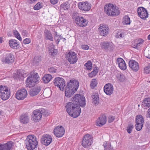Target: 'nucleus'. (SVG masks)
Returning <instances> with one entry per match:
<instances>
[{"label": "nucleus", "instance_id": "63", "mask_svg": "<svg viewBox=\"0 0 150 150\" xmlns=\"http://www.w3.org/2000/svg\"><path fill=\"white\" fill-rule=\"evenodd\" d=\"M54 36H58L57 35V32L56 31L54 32Z\"/></svg>", "mask_w": 150, "mask_h": 150}, {"label": "nucleus", "instance_id": "50", "mask_svg": "<svg viewBox=\"0 0 150 150\" xmlns=\"http://www.w3.org/2000/svg\"><path fill=\"white\" fill-rule=\"evenodd\" d=\"M49 71L52 73H56L57 71V69L53 67H51L48 69Z\"/></svg>", "mask_w": 150, "mask_h": 150}, {"label": "nucleus", "instance_id": "14", "mask_svg": "<svg viewBox=\"0 0 150 150\" xmlns=\"http://www.w3.org/2000/svg\"><path fill=\"white\" fill-rule=\"evenodd\" d=\"M99 34L105 37L109 32V28L105 25H100V27L98 28Z\"/></svg>", "mask_w": 150, "mask_h": 150}, {"label": "nucleus", "instance_id": "25", "mask_svg": "<svg viewBox=\"0 0 150 150\" xmlns=\"http://www.w3.org/2000/svg\"><path fill=\"white\" fill-rule=\"evenodd\" d=\"M29 121V118L26 114H22L20 118V121L21 123L25 124L28 123Z\"/></svg>", "mask_w": 150, "mask_h": 150}, {"label": "nucleus", "instance_id": "27", "mask_svg": "<svg viewBox=\"0 0 150 150\" xmlns=\"http://www.w3.org/2000/svg\"><path fill=\"white\" fill-rule=\"evenodd\" d=\"M75 105V104L71 102H69L66 104L65 108H66L67 112H72Z\"/></svg>", "mask_w": 150, "mask_h": 150}, {"label": "nucleus", "instance_id": "49", "mask_svg": "<svg viewBox=\"0 0 150 150\" xmlns=\"http://www.w3.org/2000/svg\"><path fill=\"white\" fill-rule=\"evenodd\" d=\"M124 34L122 33L121 32H119L116 35V38H121L124 37Z\"/></svg>", "mask_w": 150, "mask_h": 150}, {"label": "nucleus", "instance_id": "48", "mask_svg": "<svg viewBox=\"0 0 150 150\" xmlns=\"http://www.w3.org/2000/svg\"><path fill=\"white\" fill-rule=\"evenodd\" d=\"M80 113H68L70 116L74 118H76L78 117Z\"/></svg>", "mask_w": 150, "mask_h": 150}, {"label": "nucleus", "instance_id": "62", "mask_svg": "<svg viewBox=\"0 0 150 150\" xmlns=\"http://www.w3.org/2000/svg\"><path fill=\"white\" fill-rule=\"evenodd\" d=\"M146 116L150 118V113H147Z\"/></svg>", "mask_w": 150, "mask_h": 150}, {"label": "nucleus", "instance_id": "51", "mask_svg": "<svg viewBox=\"0 0 150 150\" xmlns=\"http://www.w3.org/2000/svg\"><path fill=\"white\" fill-rule=\"evenodd\" d=\"M41 8V4L40 3H38L34 6V9L35 10H38Z\"/></svg>", "mask_w": 150, "mask_h": 150}, {"label": "nucleus", "instance_id": "38", "mask_svg": "<svg viewBox=\"0 0 150 150\" xmlns=\"http://www.w3.org/2000/svg\"><path fill=\"white\" fill-rule=\"evenodd\" d=\"M13 33L14 34V36L18 40L20 41L22 40V38L20 35L17 30H13Z\"/></svg>", "mask_w": 150, "mask_h": 150}, {"label": "nucleus", "instance_id": "37", "mask_svg": "<svg viewBox=\"0 0 150 150\" xmlns=\"http://www.w3.org/2000/svg\"><path fill=\"white\" fill-rule=\"evenodd\" d=\"M14 77L15 79L17 80L22 79L23 77L22 74L20 72H17L15 75Z\"/></svg>", "mask_w": 150, "mask_h": 150}, {"label": "nucleus", "instance_id": "44", "mask_svg": "<svg viewBox=\"0 0 150 150\" xmlns=\"http://www.w3.org/2000/svg\"><path fill=\"white\" fill-rule=\"evenodd\" d=\"M46 112L44 108H40L39 109L34 110L33 112Z\"/></svg>", "mask_w": 150, "mask_h": 150}, {"label": "nucleus", "instance_id": "34", "mask_svg": "<svg viewBox=\"0 0 150 150\" xmlns=\"http://www.w3.org/2000/svg\"><path fill=\"white\" fill-rule=\"evenodd\" d=\"M117 77L118 80L120 81L123 82L125 80V76L123 74H118Z\"/></svg>", "mask_w": 150, "mask_h": 150}, {"label": "nucleus", "instance_id": "59", "mask_svg": "<svg viewBox=\"0 0 150 150\" xmlns=\"http://www.w3.org/2000/svg\"><path fill=\"white\" fill-rule=\"evenodd\" d=\"M143 42V40H141L138 43H137V44H138V46H139L140 45L142 44Z\"/></svg>", "mask_w": 150, "mask_h": 150}, {"label": "nucleus", "instance_id": "40", "mask_svg": "<svg viewBox=\"0 0 150 150\" xmlns=\"http://www.w3.org/2000/svg\"><path fill=\"white\" fill-rule=\"evenodd\" d=\"M80 17L79 13H77L76 11H74L73 12L72 16V18L74 21L76 19H78V18Z\"/></svg>", "mask_w": 150, "mask_h": 150}, {"label": "nucleus", "instance_id": "16", "mask_svg": "<svg viewBox=\"0 0 150 150\" xmlns=\"http://www.w3.org/2000/svg\"><path fill=\"white\" fill-rule=\"evenodd\" d=\"M107 122V118L105 115L100 116L96 121V125L101 127L105 125Z\"/></svg>", "mask_w": 150, "mask_h": 150}, {"label": "nucleus", "instance_id": "20", "mask_svg": "<svg viewBox=\"0 0 150 150\" xmlns=\"http://www.w3.org/2000/svg\"><path fill=\"white\" fill-rule=\"evenodd\" d=\"M52 141V139L51 136L48 134L44 135L42 138V144L46 146L49 145Z\"/></svg>", "mask_w": 150, "mask_h": 150}, {"label": "nucleus", "instance_id": "23", "mask_svg": "<svg viewBox=\"0 0 150 150\" xmlns=\"http://www.w3.org/2000/svg\"><path fill=\"white\" fill-rule=\"evenodd\" d=\"M42 113H32L31 115V119L35 122L40 120L42 117Z\"/></svg>", "mask_w": 150, "mask_h": 150}, {"label": "nucleus", "instance_id": "52", "mask_svg": "<svg viewBox=\"0 0 150 150\" xmlns=\"http://www.w3.org/2000/svg\"><path fill=\"white\" fill-rule=\"evenodd\" d=\"M30 39L28 38H26L23 41V43L25 44H28L30 43Z\"/></svg>", "mask_w": 150, "mask_h": 150}, {"label": "nucleus", "instance_id": "12", "mask_svg": "<svg viewBox=\"0 0 150 150\" xmlns=\"http://www.w3.org/2000/svg\"><path fill=\"white\" fill-rule=\"evenodd\" d=\"M54 135L58 137H62L64 134L65 130L62 126H57L54 130Z\"/></svg>", "mask_w": 150, "mask_h": 150}, {"label": "nucleus", "instance_id": "41", "mask_svg": "<svg viewBox=\"0 0 150 150\" xmlns=\"http://www.w3.org/2000/svg\"><path fill=\"white\" fill-rule=\"evenodd\" d=\"M143 103L146 106L150 107V98H146L144 99Z\"/></svg>", "mask_w": 150, "mask_h": 150}, {"label": "nucleus", "instance_id": "24", "mask_svg": "<svg viewBox=\"0 0 150 150\" xmlns=\"http://www.w3.org/2000/svg\"><path fill=\"white\" fill-rule=\"evenodd\" d=\"M40 88L38 86H36L30 89L29 93L31 96H34L37 95L40 92Z\"/></svg>", "mask_w": 150, "mask_h": 150}, {"label": "nucleus", "instance_id": "29", "mask_svg": "<svg viewBox=\"0 0 150 150\" xmlns=\"http://www.w3.org/2000/svg\"><path fill=\"white\" fill-rule=\"evenodd\" d=\"M92 98L93 103L95 105H98L99 101L98 94L96 93H93L92 96Z\"/></svg>", "mask_w": 150, "mask_h": 150}, {"label": "nucleus", "instance_id": "58", "mask_svg": "<svg viewBox=\"0 0 150 150\" xmlns=\"http://www.w3.org/2000/svg\"><path fill=\"white\" fill-rule=\"evenodd\" d=\"M145 56L147 58H149L150 59V55L148 54L147 52H145L144 53Z\"/></svg>", "mask_w": 150, "mask_h": 150}, {"label": "nucleus", "instance_id": "57", "mask_svg": "<svg viewBox=\"0 0 150 150\" xmlns=\"http://www.w3.org/2000/svg\"><path fill=\"white\" fill-rule=\"evenodd\" d=\"M138 46H139L138 44H137V43L132 44V47L134 48L137 49Z\"/></svg>", "mask_w": 150, "mask_h": 150}, {"label": "nucleus", "instance_id": "43", "mask_svg": "<svg viewBox=\"0 0 150 150\" xmlns=\"http://www.w3.org/2000/svg\"><path fill=\"white\" fill-rule=\"evenodd\" d=\"M144 70V72L146 74H149L150 73V64L145 68Z\"/></svg>", "mask_w": 150, "mask_h": 150}, {"label": "nucleus", "instance_id": "33", "mask_svg": "<svg viewBox=\"0 0 150 150\" xmlns=\"http://www.w3.org/2000/svg\"><path fill=\"white\" fill-rule=\"evenodd\" d=\"M123 23L125 25H128L130 24V19L128 16H125L124 17Z\"/></svg>", "mask_w": 150, "mask_h": 150}, {"label": "nucleus", "instance_id": "61", "mask_svg": "<svg viewBox=\"0 0 150 150\" xmlns=\"http://www.w3.org/2000/svg\"><path fill=\"white\" fill-rule=\"evenodd\" d=\"M49 115V114H48V113H44L43 115L44 116L46 117V116H48Z\"/></svg>", "mask_w": 150, "mask_h": 150}, {"label": "nucleus", "instance_id": "10", "mask_svg": "<svg viewBox=\"0 0 150 150\" xmlns=\"http://www.w3.org/2000/svg\"><path fill=\"white\" fill-rule=\"evenodd\" d=\"M27 95L26 89L24 88L21 89L17 91L15 97L18 100H23L27 97Z\"/></svg>", "mask_w": 150, "mask_h": 150}, {"label": "nucleus", "instance_id": "4", "mask_svg": "<svg viewBox=\"0 0 150 150\" xmlns=\"http://www.w3.org/2000/svg\"><path fill=\"white\" fill-rule=\"evenodd\" d=\"M25 144L28 150H33L37 148L38 141L36 137L31 135H28L25 140Z\"/></svg>", "mask_w": 150, "mask_h": 150}, {"label": "nucleus", "instance_id": "9", "mask_svg": "<svg viewBox=\"0 0 150 150\" xmlns=\"http://www.w3.org/2000/svg\"><path fill=\"white\" fill-rule=\"evenodd\" d=\"M144 122L143 116L141 115H137L136 117V129L138 131H140L142 128Z\"/></svg>", "mask_w": 150, "mask_h": 150}, {"label": "nucleus", "instance_id": "47", "mask_svg": "<svg viewBox=\"0 0 150 150\" xmlns=\"http://www.w3.org/2000/svg\"><path fill=\"white\" fill-rule=\"evenodd\" d=\"M22 35L25 37H28L29 34L28 31L25 30H23L22 31Z\"/></svg>", "mask_w": 150, "mask_h": 150}, {"label": "nucleus", "instance_id": "28", "mask_svg": "<svg viewBox=\"0 0 150 150\" xmlns=\"http://www.w3.org/2000/svg\"><path fill=\"white\" fill-rule=\"evenodd\" d=\"M9 44L10 47L13 49H17L19 44L17 40L15 39H11L9 41Z\"/></svg>", "mask_w": 150, "mask_h": 150}, {"label": "nucleus", "instance_id": "13", "mask_svg": "<svg viewBox=\"0 0 150 150\" xmlns=\"http://www.w3.org/2000/svg\"><path fill=\"white\" fill-rule=\"evenodd\" d=\"M79 8L83 11H89L91 8V5L87 1L79 3L78 4Z\"/></svg>", "mask_w": 150, "mask_h": 150}, {"label": "nucleus", "instance_id": "35", "mask_svg": "<svg viewBox=\"0 0 150 150\" xmlns=\"http://www.w3.org/2000/svg\"><path fill=\"white\" fill-rule=\"evenodd\" d=\"M84 66L86 67L85 69H86L88 70H90L91 69L92 67V63L91 61H88L85 64Z\"/></svg>", "mask_w": 150, "mask_h": 150}, {"label": "nucleus", "instance_id": "6", "mask_svg": "<svg viewBox=\"0 0 150 150\" xmlns=\"http://www.w3.org/2000/svg\"><path fill=\"white\" fill-rule=\"evenodd\" d=\"M11 96L10 90L7 86H0V98L3 100L8 99Z\"/></svg>", "mask_w": 150, "mask_h": 150}, {"label": "nucleus", "instance_id": "3", "mask_svg": "<svg viewBox=\"0 0 150 150\" xmlns=\"http://www.w3.org/2000/svg\"><path fill=\"white\" fill-rule=\"evenodd\" d=\"M39 77L38 73L33 71L31 73L30 75L28 77L26 81V86L29 88L34 86L36 84L39 82Z\"/></svg>", "mask_w": 150, "mask_h": 150}, {"label": "nucleus", "instance_id": "32", "mask_svg": "<svg viewBox=\"0 0 150 150\" xmlns=\"http://www.w3.org/2000/svg\"><path fill=\"white\" fill-rule=\"evenodd\" d=\"M70 7V4L68 2L62 4L60 6V10H68Z\"/></svg>", "mask_w": 150, "mask_h": 150}, {"label": "nucleus", "instance_id": "11", "mask_svg": "<svg viewBox=\"0 0 150 150\" xmlns=\"http://www.w3.org/2000/svg\"><path fill=\"white\" fill-rule=\"evenodd\" d=\"M14 57L13 54L11 53H8L6 54L5 57L2 59L3 62L8 64H12L14 61Z\"/></svg>", "mask_w": 150, "mask_h": 150}, {"label": "nucleus", "instance_id": "7", "mask_svg": "<svg viewBox=\"0 0 150 150\" xmlns=\"http://www.w3.org/2000/svg\"><path fill=\"white\" fill-rule=\"evenodd\" d=\"M93 137L89 134H86L83 137L82 141V145L85 148H88L93 143Z\"/></svg>", "mask_w": 150, "mask_h": 150}, {"label": "nucleus", "instance_id": "55", "mask_svg": "<svg viewBox=\"0 0 150 150\" xmlns=\"http://www.w3.org/2000/svg\"><path fill=\"white\" fill-rule=\"evenodd\" d=\"M82 48L86 50H87L89 49V47L87 45H83L82 46Z\"/></svg>", "mask_w": 150, "mask_h": 150}, {"label": "nucleus", "instance_id": "18", "mask_svg": "<svg viewBox=\"0 0 150 150\" xmlns=\"http://www.w3.org/2000/svg\"><path fill=\"white\" fill-rule=\"evenodd\" d=\"M77 25L79 27H85L88 23L87 21L83 17L80 16L74 21Z\"/></svg>", "mask_w": 150, "mask_h": 150}, {"label": "nucleus", "instance_id": "21", "mask_svg": "<svg viewBox=\"0 0 150 150\" xmlns=\"http://www.w3.org/2000/svg\"><path fill=\"white\" fill-rule=\"evenodd\" d=\"M117 63L118 64L119 68L122 70H125L127 66L124 60L121 58H118L117 59Z\"/></svg>", "mask_w": 150, "mask_h": 150}, {"label": "nucleus", "instance_id": "64", "mask_svg": "<svg viewBox=\"0 0 150 150\" xmlns=\"http://www.w3.org/2000/svg\"><path fill=\"white\" fill-rule=\"evenodd\" d=\"M148 39L149 40H150V35H149L148 36Z\"/></svg>", "mask_w": 150, "mask_h": 150}, {"label": "nucleus", "instance_id": "8", "mask_svg": "<svg viewBox=\"0 0 150 150\" xmlns=\"http://www.w3.org/2000/svg\"><path fill=\"white\" fill-rule=\"evenodd\" d=\"M68 61L71 64H74L78 60V56L75 52L70 51L67 54Z\"/></svg>", "mask_w": 150, "mask_h": 150}, {"label": "nucleus", "instance_id": "53", "mask_svg": "<svg viewBox=\"0 0 150 150\" xmlns=\"http://www.w3.org/2000/svg\"><path fill=\"white\" fill-rule=\"evenodd\" d=\"M49 49L50 50V51L52 53H53L54 54H56V51H57V50H55L54 49V46L53 45L52 46V49Z\"/></svg>", "mask_w": 150, "mask_h": 150}, {"label": "nucleus", "instance_id": "46", "mask_svg": "<svg viewBox=\"0 0 150 150\" xmlns=\"http://www.w3.org/2000/svg\"><path fill=\"white\" fill-rule=\"evenodd\" d=\"M115 119L114 116L110 115L108 117V122L109 123H110L113 122Z\"/></svg>", "mask_w": 150, "mask_h": 150}, {"label": "nucleus", "instance_id": "56", "mask_svg": "<svg viewBox=\"0 0 150 150\" xmlns=\"http://www.w3.org/2000/svg\"><path fill=\"white\" fill-rule=\"evenodd\" d=\"M51 3L53 4H56L58 2V0H50Z\"/></svg>", "mask_w": 150, "mask_h": 150}, {"label": "nucleus", "instance_id": "19", "mask_svg": "<svg viewBox=\"0 0 150 150\" xmlns=\"http://www.w3.org/2000/svg\"><path fill=\"white\" fill-rule=\"evenodd\" d=\"M114 88L112 85L111 83L106 84L104 88V91L108 95H110L112 93Z\"/></svg>", "mask_w": 150, "mask_h": 150}, {"label": "nucleus", "instance_id": "60", "mask_svg": "<svg viewBox=\"0 0 150 150\" xmlns=\"http://www.w3.org/2000/svg\"><path fill=\"white\" fill-rule=\"evenodd\" d=\"M37 0H29V2L30 3H33L35 1H36Z\"/></svg>", "mask_w": 150, "mask_h": 150}, {"label": "nucleus", "instance_id": "36", "mask_svg": "<svg viewBox=\"0 0 150 150\" xmlns=\"http://www.w3.org/2000/svg\"><path fill=\"white\" fill-rule=\"evenodd\" d=\"M98 72V71L96 68V69H93L92 72L88 74V76L90 78H92L96 76Z\"/></svg>", "mask_w": 150, "mask_h": 150}, {"label": "nucleus", "instance_id": "2", "mask_svg": "<svg viewBox=\"0 0 150 150\" xmlns=\"http://www.w3.org/2000/svg\"><path fill=\"white\" fill-rule=\"evenodd\" d=\"M71 100L75 104L72 112H81V110L80 106L82 107L86 105L85 97L80 94H77L71 98Z\"/></svg>", "mask_w": 150, "mask_h": 150}, {"label": "nucleus", "instance_id": "1", "mask_svg": "<svg viewBox=\"0 0 150 150\" xmlns=\"http://www.w3.org/2000/svg\"><path fill=\"white\" fill-rule=\"evenodd\" d=\"M54 85L59 88L61 91L64 90L65 94L68 98H70L77 91L79 86V82L76 80H71L65 87V82L64 79L60 77L56 78L54 80Z\"/></svg>", "mask_w": 150, "mask_h": 150}, {"label": "nucleus", "instance_id": "30", "mask_svg": "<svg viewBox=\"0 0 150 150\" xmlns=\"http://www.w3.org/2000/svg\"><path fill=\"white\" fill-rule=\"evenodd\" d=\"M52 78V75L46 74L43 77L42 80L44 83H47L51 81Z\"/></svg>", "mask_w": 150, "mask_h": 150}, {"label": "nucleus", "instance_id": "5", "mask_svg": "<svg viewBox=\"0 0 150 150\" xmlns=\"http://www.w3.org/2000/svg\"><path fill=\"white\" fill-rule=\"evenodd\" d=\"M104 9L106 14L109 16H117L120 14V11L118 7L110 3L105 5Z\"/></svg>", "mask_w": 150, "mask_h": 150}, {"label": "nucleus", "instance_id": "39", "mask_svg": "<svg viewBox=\"0 0 150 150\" xmlns=\"http://www.w3.org/2000/svg\"><path fill=\"white\" fill-rule=\"evenodd\" d=\"M97 81L96 79H93L90 83V86L92 89H94L96 86Z\"/></svg>", "mask_w": 150, "mask_h": 150}, {"label": "nucleus", "instance_id": "22", "mask_svg": "<svg viewBox=\"0 0 150 150\" xmlns=\"http://www.w3.org/2000/svg\"><path fill=\"white\" fill-rule=\"evenodd\" d=\"M13 145V142L9 141L6 143L0 144V150H10Z\"/></svg>", "mask_w": 150, "mask_h": 150}, {"label": "nucleus", "instance_id": "45", "mask_svg": "<svg viewBox=\"0 0 150 150\" xmlns=\"http://www.w3.org/2000/svg\"><path fill=\"white\" fill-rule=\"evenodd\" d=\"M133 128V125H129L127 127V132L129 134L132 131V130Z\"/></svg>", "mask_w": 150, "mask_h": 150}, {"label": "nucleus", "instance_id": "26", "mask_svg": "<svg viewBox=\"0 0 150 150\" xmlns=\"http://www.w3.org/2000/svg\"><path fill=\"white\" fill-rule=\"evenodd\" d=\"M44 37L46 40H48L51 41L53 40V38L50 31L45 29L44 31Z\"/></svg>", "mask_w": 150, "mask_h": 150}, {"label": "nucleus", "instance_id": "54", "mask_svg": "<svg viewBox=\"0 0 150 150\" xmlns=\"http://www.w3.org/2000/svg\"><path fill=\"white\" fill-rule=\"evenodd\" d=\"M54 39L56 41L57 43L58 44L59 42L60 41V39H59L58 36H54Z\"/></svg>", "mask_w": 150, "mask_h": 150}, {"label": "nucleus", "instance_id": "42", "mask_svg": "<svg viewBox=\"0 0 150 150\" xmlns=\"http://www.w3.org/2000/svg\"><path fill=\"white\" fill-rule=\"evenodd\" d=\"M104 147V150H113V148L111 146L109 143H106L103 145Z\"/></svg>", "mask_w": 150, "mask_h": 150}, {"label": "nucleus", "instance_id": "31", "mask_svg": "<svg viewBox=\"0 0 150 150\" xmlns=\"http://www.w3.org/2000/svg\"><path fill=\"white\" fill-rule=\"evenodd\" d=\"M112 45L110 44L109 42H103L102 45V48L105 50L108 51V50L112 51Z\"/></svg>", "mask_w": 150, "mask_h": 150}, {"label": "nucleus", "instance_id": "17", "mask_svg": "<svg viewBox=\"0 0 150 150\" xmlns=\"http://www.w3.org/2000/svg\"><path fill=\"white\" fill-rule=\"evenodd\" d=\"M129 67L133 71L136 72L139 69V66L138 63L134 60H131L129 62Z\"/></svg>", "mask_w": 150, "mask_h": 150}, {"label": "nucleus", "instance_id": "15", "mask_svg": "<svg viewBox=\"0 0 150 150\" xmlns=\"http://www.w3.org/2000/svg\"><path fill=\"white\" fill-rule=\"evenodd\" d=\"M137 13L139 16L142 19H145L148 17V13L147 11L143 7L138 8Z\"/></svg>", "mask_w": 150, "mask_h": 150}]
</instances>
